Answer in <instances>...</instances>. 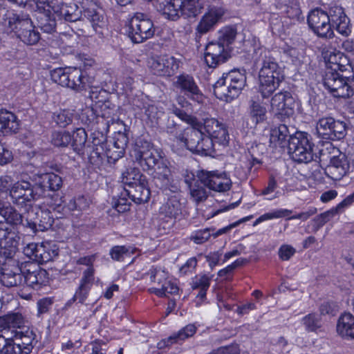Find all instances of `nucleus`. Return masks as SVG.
<instances>
[{
	"mask_svg": "<svg viewBox=\"0 0 354 354\" xmlns=\"http://www.w3.org/2000/svg\"><path fill=\"white\" fill-rule=\"evenodd\" d=\"M36 17L38 26L44 32L52 33L55 31L56 21L51 9V4L44 0H38L36 2Z\"/></svg>",
	"mask_w": 354,
	"mask_h": 354,
	"instance_id": "5701e85b",
	"label": "nucleus"
},
{
	"mask_svg": "<svg viewBox=\"0 0 354 354\" xmlns=\"http://www.w3.org/2000/svg\"><path fill=\"white\" fill-rule=\"evenodd\" d=\"M291 213L292 211L287 209H275L272 212L265 213L259 216L254 221V225L255 226L266 221L289 216Z\"/></svg>",
	"mask_w": 354,
	"mask_h": 354,
	"instance_id": "bf43d9fd",
	"label": "nucleus"
},
{
	"mask_svg": "<svg viewBox=\"0 0 354 354\" xmlns=\"http://www.w3.org/2000/svg\"><path fill=\"white\" fill-rule=\"evenodd\" d=\"M22 270L17 266H14L13 269L7 268H3V272L0 277L2 283L7 287H12L23 285Z\"/></svg>",
	"mask_w": 354,
	"mask_h": 354,
	"instance_id": "c03bdc74",
	"label": "nucleus"
},
{
	"mask_svg": "<svg viewBox=\"0 0 354 354\" xmlns=\"http://www.w3.org/2000/svg\"><path fill=\"white\" fill-rule=\"evenodd\" d=\"M132 104L134 110H138L139 113H144L148 120L152 121L157 118L158 107L148 96H136L133 99Z\"/></svg>",
	"mask_w": 354,
	"mask_h": 354,
	"instance_id": "c9c22d12",
	"label": "nucleus"
},
{
	"mask_svg": "<svg viewBox=\"0 0 354 354\" xmlns=\"http://www.w3.org/2000/svg\"><path fill=\"white\" fill-rule=\"evenodd\" d=\"M16 115L7 110H0V133L16 132L19 129Z\"/></svg>",
	"mask_w": 354,
	"mask_h": 354,
	"instance_id": "a18cd8bd",
	"label": "nucleus"
},
{
	"mask_svg": "<svg viewBox=\"0 0 354 354\" xmlns=\"http://www.w3.org/2000/svg\"><path fill=\"white\" fill-rule=\"evenodd\" d=\"M307 24L312 32L319 38L332 39L335 34L329 24L327 11L320 8L312 9L307 16Z\"/></svg>",
	"mask_w": 354,
	"mask_h": 354,
	"instance_id": "ddd939ff",
	"label": "nucleus"
},
{
	"mask_svg": "<svg viewBox=\"0 0 354 354\" xmlns=\"http://www.w3.org/2000/svg\"><path fill=\"white\" fill-rule=\"evenodd\" d=\"M236 35L235 26H225L218 30L217 40L209 42L205 48L204 62L209 68L214 69L230 58Z\"/></svg>",
	"mask_w": 354,
	"mask_h": 354,
	"instance_id": "7ed1b4c3",
	"label": "nucleus"
},
{
	"mask_svg": "<svg viewBox=\"0 0 354 354\" xmlns=\"http://www.w3.org/2000/svg\"><path fill=\"white\" fill-rule=\"evenodd\" d=\"M292 136L288 126L281 124L271 129L269 139L270 146L279 152L283 153L288 150Z\"/></svg>",
	"mask_w": 354,
	"mask_h": 354,
	"instance_id": "393cba45",
	"label": "nucleus"
},
{
	"mask_svg": "<svg viewBox=\"0 0 354 354\" xmlns=\"http://www.w3.org/2000/svg\"><path fill=\"white\" fill-rule=\"evenodd\" d=\"M185 182L189 187L192 198L197 203L202 202L207 198L206 182L203 175L196 178L194 174L191 176L187 174L185 178Z\"/></svg>",
	"mask_w": 354,
	"mask_h": 354,
	"instance_id": "2f4dec72",
	"label": "nucleus"
},
{
	"mask_svg": "<svg viewBox=\"0 0 354 354\" xmlns=\"http://www.w3.org/2000/svg\"><path fill=\"white\" fill-rule=\"evenodd\" d=\"M73 116L74 113L73 111L62 109L54 113L53 118L59 127L65 128L72 123Z\"/></svg>",
	"mask_w": 354,
	"mask_h": 354,
	"instance_id": "13d9d810",
	"label": "nucleus"
},
{
	"mask_svg": "<svg viewBox=\"0 0 354 354\" xmlns=\"http://www.w3.org/2000/svg\"><path fill=\"white\" fill-rule=\"evenodd\" d=\"M25 266L22 270L23 285L26 284L34 289H39L46 283V272L32 264Z\"/></svg>",
	"mask_w": 354,
	"mask_h": 354,
	"instance_id": "c85d7f7f",
	"label": "nucleus"
},
{
	"mask_svg": "<svg viewBox=\"0 0 354 354\" xmlns=\"http://www.w3.org/2000/svg\"><path fill=\"white\" fill-rule=\"evenodd\" d=\"M90 80V100L92 104L90 105V111H97L99 110L110 109L107 103H109L110 93L102 86H96L93 85Z\"/></svg>",
	"mask_w": 354,
	"mask_h": 354,
	"instance_id": "c756f323",
	"label": "nucleus"
},
{
	"mask_svg": "<svg viewBox=\"0 0 354 354\" xmlns=\"http://www.w3.org/2000/svg\"><path fill=\"white\" fill-rule=\"evenodd\" d=\"M19 236L13 226L8 223L0 221V248L1 253L11 258L16 252Z\"/></svg>",
	"mask_w": 354,
	"mask_h": 354,
	"instance_id": "6ab92c4d",
	"label": "nucleus"
},
{
	"mask_svg": "<svg viewBox=\"0 0 354 354\" xmlns=\"http://www.w3.org/2000/svg\"><path fill=\"white\" fill-rule=\"evenodd\" d=\"M203 129L206 134V138H209L212 141V154L215 152L216 144L226 146L229 143L230 136L227 127L218 122L215 118H207L202 124Z\"/></svg>",
	"mask_w": 354,
	"mask_h": 354,
	"instance_id": "a211bd4d",
	"label": "nucleus"
},
{
	"mask_svg": "<svg viewBox=\"0 0 354 354\" xmlns=\"http://www.w3.org/2000/svg\"><path fill=\"white\" fill-rule=\"evenodd\" d=\"M131 201V198L124 194L123 189L113 207L118 213H124L130 210Z\"/></svg>",
	"mask_w": 354,
	"mask_h": 354,
	"instance_id": "0e129e2a",
	"label": "nucleus"
},
{
	"mask_svg": "<svg viewBox=\"0 0 354 354\" xmlns=\"http://www.w3.org/2000/svg\"><path fill=\"white\" fill-rule=\"evenodd\" d=\"M225 12L221 7L210 6L201 18L196 28V35L202 36L212 30L221 20Z\"/></svg>",
	"mask_w": 354,
	"mask_h": 354,
	"instance_id": "b1692460",
	"label": "nucleus"
},
{
	"mask_svg": "<svg viewBox=\"0 0 354 354\" xmlns=\"http://www.w3.org/2000/svg\"><path fill=\"white\" fill-rule=\"evenodd\" d=\"M51 142L57 147H67L72 142V136L67 131H55L52 134Z\"/></svg>",
	"mask_w": 354,
	"mask_h": 354,
	"instance_id": "e2e57ef3",
	"label": "nucleus"
},
{
	"mask_svg": "<svg viewBox=\"0 0 354 354\" xmlns=\"http://www.w3.org/2000/svg\"><path fill=\"white\" fill-rule=\"evenodd\" d=\"M336 330L343 339H354V316L349 312L342 313L337 322Z\"/></svg>",
	"mask_w": 354,
	"mask_h": 354,
	"instance_id": "4c0bfd02",
	"label": "nucleus"
},
{
	"mask_svg": "<svg viewBox=\"0 0 354 354\" xmlns=\"http://www.w3.org/2000/svg\"><path fill=\"white\" fill-rule=\"evenodd\" d=\"M103 153L99 154L101 159V164H97L95 159L97 155L94 153L93 147H90V169H92L95 172L101 174L102 171H106L107 166L109 165H114L120 158H115V153H118V149L113 142L107 147V140L103 145Z\"/></svg>",
	"mask_w": 354,
	"mask_h": 354,
	"instance_id": "412c9836",
	"label": "nucleus"
},
{
	"mask_svg": "<svg viewBox=\"0 0 354 354\" xmlns=\"http://www.w3.org/2000/svg\"><path fill=\"white\" fill-rule=\"evenodd\" d=\"M3 217L6 223L11 226L22 225L26 228V221L24 222L23 215L19 213L17 209L10 205H6V212L3 213Z\"/></svg>",
	"mask_w": 354,
	"mask_h": 354,
	"instance_id": "6e6d98bb",
	"label": "nucleus"
},
{
	"mask_svg": "<svg viewBox=\"0 0 354 354\" xmlns=\"http://www.w3.org/2000/svg\"><path fill=\"white\" fill-rule=\"evenodd\" d=\"M158 283L160 285V288H149L148 289L149 293L160 298L167 297L168 295L178 294L179 287L175 281L165 278L162 281L159 279Z\"/></svg>",
	"mask_w": 354,
	"mask_h": 354,
	"instance_id": "a19ab883",
	"label": "nucleus"
},
{
	"mask_svg": "<svg viewBox=\"0 0 354 354\" xmlns=\"http://www.w3.org/2000/svg\"><path fill=\"white\" fill-rule=\"evenodd\" d=\"M124 194L136 204L147 202L151 196L148 180L146 183L143 182L131 187H124Z\"/></svg>",
	"mask_w": 354,
	"mask_h": 354,
	"instance_id": "e433bc0d",
	"label": "nucleus"
},
{
	"mask_svg": "<svg viewBox=\"0 0 354 354\" xmlns=\"http://www.w3.org/2000/svg\"><path fill=\"white\" fill-rule=\"evenodd\" d=\"M24 319L19 313H8L4 316H0V326L1 329H17L21 330L25 329Z\"/></svg>",
	"mask_w": 354,
	"mask_h": 354,
	"instance_id": "49530a36",
	"label": "nucleus"
},
{
	"mask_svg": "<svg viewBox=\"0 0 354 354\" xmlns=\"http://www.w3.org/2000/svg\"><path fill=\"white\" fill-rule=\"evenodd\" d=\"M179 1L180 0H169L167 1L162 8V14L165 18L171 21H177L180 18Z\"/></svg>",
	"mask_w": 354,
	"mask_h": 354,
	"instance_id": "4d7b16f0",
	"label": "nucleus"
},
{
	"mask_svg": "<svg viewBox=\"0 0 354 354\" xmlns=\"http://www.w3.org/2000/svg\"><path fill=\"white\" fill-rule=\"evenodd\" d=\"M137 162L144 170H153V177L160 180L162 189L173 192L179 190L180 180L173 178L160 149L153 147L149 152L145 153L142 160Z\"/></svg>",
	"mask_w": 354,
	"mask_h": 354,
	"instance_id": "20e7f679",
	"label": "nucleus"
},
{
	"mask_svg": "<svg viewBox=\"0 0 354 354\" xmlns=\"http://www.w3.org/2000/svg\"><path fill=\"white\" fill-rule=\"evenodd\" d=\"M94 4L95 8H91L93 1L90 0V25L95 34L102 38L104 30H107L108 21L104 9L95 3Z\"/></svg>",
	"mask_w": 354,
	"mask_h": 354,
	"instance_id": "473e14b6",
	"label": "nucleus"
},
{
	"mask_svg": "<svg viewBox=\"0 0 354 354\" xmlns=\"http://www.w3.org/2000/svg\"><path fill=\"white\" fill-rule=\"evenodd\" d=\"M178 7L181 15L185 18L196 17L202 9L198 0H180Z\"/></svg>",
	"mask_w": 354,
	"mask_h": 354,
	"instance_id": "3c124183",
	"label": "nucleus"
},
{
	"mask_svg": "<svg viewBox=\"0 0 354 354\" xmlns=\"http://www.w3.org/2000/svg\"><path fill=\"white\" fill-rule=\"evenodd\" d=\"M200 125V129L189 128L185 130L184 134L180 138L187 149L194 153L201 156L212 155V141L209 138H206V134Z\"/></svg>",
	"mask_w": 354,
	"mask_h": 354,
	"instance_id": "9b49d317",
	"label": "nucleus"
},
{
	"mask_svg": "<svg viewBox=\"0 0 354 354\" xmlns=\"http://www.w3.org/2000/svg\"><path fill=\"white\" fill-rule=\"evenodd\" d=\"M247 259L245 258H238L230 264L218 270L217 275L220 278L227 279L232 275L235 269L246 264Z\"/></svg>",
	"mask_w": 354,
	"mask_h": 354,
	"instance_id": "052dcab7",
	"label": "nucleus"
},
{
	"mask_svg": "<svg viewBox=\"0 0 354 354\" xmlns=\"http://www.w3.org/2000/svg\"><path fill=\"white\" fill-rule=\"evenodd\" d=\"M95 115L93 122L90 121V129L92 131L90 135V147H93V152L97 155L95 162L101 164V159L99 154L103 153V145L106 141L107 133L109 131L111 124L113 123V118L111 109L99 110L97 111H92Z\"/></svg>",
	"mask_w": 354,
	"mask_h": 354,
	"instance_id": "0eeeda50",
	"label": "nucleus"
},
{
	"mask_svg": "<svg viewBox=\"0 0 354 354\" xmlns=\"http://www.w3.org/2000/svg\"><path fill=\"white\" fill-rule=\"evenodd\" d=\"M71 69L77 71L78 73L77 77L69 78V88L76 91L85 89L86 82L88 80V77L84 75L86 72H83L81 69L77 68H71Z\"/></svg>",
	"mask_w": 354,
	"mask_h": 354,
	"instance_id": "680f3d73",
	"label": "nucleus"
},
{
	"mask_svg": "<svg viewBox=\"0 0 354 354\" xmlns=\"http://www.w3.org/2000/svg\"><path fill=\"white\" fill-rule=\"evenodd\" d=\"M315 144L307 132L297 131L290 137L288 153L297 162H309L313 158Z\"/></svg>",
	"mask_w": 354,
	"mask_h": 354,
	"instance_id": "1a4fd4ad",
	"label": "nucleus"
},
{
	"mask_svg": "<svg viewBox=\"0 0 354 354\" xmlns=\"http://www.w3.org/2000/svg\"><path fill=\"white\" fill-rule=\"evenodd\" d=\"M50 3L51 4V9L54 14L60 19L73 22L78 20L80 17L81 11L79 10L78 6L73 2L69 3L51 2Z\"/></svg>",
	"mask_w": 354,
	"mask_h": 354,
	"instance_id": "72a5a7b5",
	"label": "nucleus"
},
{
	"mask_svg": "<svg viewBox=\"0 0 354 354\" xmlns=\"http://www.w3.org/2000/svg\"><path fill=\"white\" fill-rule=\"evenodd\" d=\"M41 194L37 192L35 186L26 180L15 183L10 189V196L12 201L21 207H30V203L37 200Z\"/></svg>",
	"mask_w": 354,
	"mask_h": 354,
	"instance_id": "2eb2a0df",
	"label": "nucleus"
},
{
	"mask_svg": "<svg viewBox=\"0 0 354 354\" xmlns=\"http://www.w3.org/2000/svg\"><path fill=\"white\" fill-rule=\"evenodd\" d=\"M17 37L27 45L36 44L39 39V32L36 31L28 15H15L12 18Z\"/></svg>",
	"mask_w": 354,
	"mask_h": 354,
	"instance_id": "f3484780",
	"label": "nucleus"
},
{
	"mask_svg": "<svg viewBox=\"0 0 354 354\" xmlns=\"http://www.w3.org/2000/svg\"><path fill=\"white\" fill-rule=\"evenodd\" d=\"M246 85L245 70L233 69L223 73L214 84V94L216 98L231 102L239 97Z\"/></svg>",
	"mask_w": 354,
	"mask_h": 354,
	"instance_id": "423d86ee",
	"label": "nucleus"
},
{
	"mask_svg": "<svg viewBox=\"0 0 354 354\" xmlns=\"http://www.w3.org/2000/svg\"><path fill=\"white\" fill-rule=\"evenodd\" d=\"M350 165L346 155L340 154L331 158L330 165L325 169V174L332 180L339 181L348 173Z\"/></svg>",
	"mask_w": 354,
	"mask_h": 354,
	"instance_id": "a878e982",
	"label": "nucleus"
},
{
	"mask_svg": "<svg viewBox=\"0 0 354 354\" xmlns=\"http://www.w3.org/2000/svg\"><path fill=\"white\" fill-rule=\"evenodd\" d=\"M12 330L17 333L15 339L17 342L20 343V347H22L23 354H29L33 348L32 342L35 339V334L27 327L21 330L17 329H12Z\"/></svg>",
	"mask_w": 354,
	"mask_h": 354,
	"instance_id": "de8ad7c7",
	"label": "nucleus"
},
{
	"mask_svg": "<svg viewBox=\"0 0 354 354\" xmlns=\"http://www.w3.org/2000/svg\"><path fill=\"white\" fill-rule=\"evenodd\" d=\"M78 71L71 68H57L50 72V77L53 82L69 88V78L77 77Z\"/></svg>",
	"mask_w": 354,
	"mask_h": 354,
	"instance_id": "09e8293b",
	"label": "nucleus"
},
{
	"mask_svg": "<svg viewBox=\"0 0 354 354\" xmlns=\"http://www.w3.org/2000/svg\"><path fill=\"white\" fill-rule=\"evenodd\" d=\"M301 323L308 333H317L322 327V317L317 313H310L303 317Z\"/></svg>",
	"mask_w": 354,
	"mask_h": 354,
	"instance_id": "864d4df0",
	"label": "nucleus"
},
{
	"mask_svg": "<svg viewBox=\"0 0 354 354\" xmlns=\"http://www.w3.org/2000/svg\"><path fill=\"white\" fill-rule=\"evenodd\" d=\"M154 147L153 144L142 137H138L135 142L132 156L137 162L142 160L146 152H149Z\"/></svg>",
	"mask_w": 354,
	"mask_h": 354,
	"instance_id": "5fc2aeb1",
	"label": "nucleus"
},
{
	"mask_svg": "<svg viewBox=\"0 0 354 354\" xmlns=\"http://www.w3.org/2000/svg\"><path fill=\"white\" fill-rule=\"evenodd\" d=\"M212 277V274H203L196 275L192 279L191 288L193 290H198L196 298L198 299L201 301H203L207 299V292L210 287Z\"/></svg>",
	"mask_w": 354,
	"mask_h": 354,
	"instance_id": "ea45409f",
	"label": "nucleus"
},
{
	"mask_svg": "<svg viewBox=\"0 0 354 354\" xmlns=\"http://www.w3.org/2000/svg\"><path fill=\"white\" fill-rule=\"evenodd\" d=\"M295 253L296 249L289 244H282L278 250L279 259L282 261H289Z\"/></svg>",
	"mask_w": 354,
	"mask_h": 354,
	"instance_id": "338daca9",
	"label": "nucleus"
},
{
	"mask_svg": "<svg viewBox=\"0 0 354 354\" xmlns=\"http://www.w3.org/2000/svg\"><path fill=\"white\" fill-rule=\"evenodd\" d=\"M128 36L134 44H140L153 37L154 24L147 15L136 12L128 21Z\"/></svg>",
	"mask_w": 354,
	"mask_h": 354,
	"instance_id": "9d476101",
	"label": "nucleus"
},
{
	"mask_svg": "<svg viewBox=\"0 0 354 354\" xmlns=\"http://www.w3.org/2000/svg\"><path fill=\"white\" fill-rule=\"evenodd\" d=\"M179 63L176 57L163 55L151 59L150 68L155 75L170 77L178 70Z\"/></svg>",
	"mask_w": 354,
	"mask_h": 354,
	"instance_id": "aec40b11",
	"label": "nucleus"
},
{
	"mask_svg": "<svg viewBox=\"0 0 354 354\" xmlns=\"http://www.w3.org/2000/svg\"><path fill=\"white\" fill-rule=\"evenodd\" d=\"M249 119L255 127L265 123L268 120V111L265 103L259 98H252L249 102Z\"/></svg>",
	"mask_w": 354,
	"mask_h": 354,
	"instance_id": "f704fd0d",
	"label": "nucleus"
},
{
	"mask_svg": "<svg viewBox=\"0 0 354 354\" xmlns=\"http://www.w3.org/2000/svg\"><path fill=\"white\" fill-rule=\"evenodd\" d=\"M197 331V327L194 324H189L180 329L177 333L170 335L167 342L168 344H178L185 339L193 337Z\"/></svg>",
	"mask_w": 354,
	"mask_h": 354,
	"instance_id": "8fccbe9b",
	"label": "nucleus"
},
{
	"mask_svg": "<svg viewBox=\"0 0 354 354\" xmlns=\"http://www.w3.org/2000/svg\"><path fill=\"white\" fill-rule=\"evenodd\" d=\"M203 176L206 182V186L211 190L225 192L231 189V179L227 176L225 172L207 171L205 174H203Z\"/></svg>",
	"mask_w": 354,
	"mask_h": 354,
	"instance_id": "bb28decb",
	"label": "nucleus"
},
{
	"mask_svg": "<svg viewBox=\"0 0 354 354\" xmlns=\"http://www.w3.org/2000/svg\"><path fill=\"white\" fill-rule=\"evenodd\" d=\"M351 69L352 66L347 55L340 51L330 53L326 61L322 83L334 98L347 99L354 95L351 85L353 75L347 76L344 74L346 72L350 73Z\"/></svg>",
	"mask_w": 354,
	"mask_h": 354,
	"instance_id": "f257e3e1",
	"label": "nucleus"
},
{
	"mask_svg": "<svg viewBox=\"0 0 354 354\" xmlns=\"http://www.w3.org/2000/svg\"><path fill=\"white\" fill-rule=\"evenodd\" d=\"M170 191L173 194L168 196L158 209L157 222L159 231L168 234L177 221L183 218V205L180 202L179 192Z\"/></svg>",
	"mask_w": 354,
	"mask_h": 354,
	"instance_id": "6e6552de",
	"label": "nucleus"
},
{
	"mask_svg": "<svg viewBox=\"0 0 354 354\" xmlns=\"http://www.w3.org/2000/svg\"><path fill=\"white\" fill-rule=\"evenodd\" d=\"M316 130L322 139L339 140L346 134V124L345 122L336 120L330 115H325L317 120Z\"/></svg>",
	"mask_w": 354,
	"mask_h": 354,
	"instance_id": "f8f14e48",
	"label": "nucleus"
},
{
	"mask_svg": "<svg viewBox=\"0 0 354 354\" xmlns=\"http://www.w3.org/2000/svg\"><path fill=\"white\" fill-rule=\"evenodd\" d=\"M17 333L9 329L0 330V353L1 354H23L22 347L15 337Z\"/></svg>",
	"mask_w": 354,
	"mask_h": 354,
	"instance_id": "7c9ffc66",
	"label": "nucleus"
},
{
	"mask_svg": "<svg viewBox=\"0 0 354 354\" xmlns=\"http://www.w3.org/2000/svg\"><path fill=\"white\" fill-rule=\"evenodd\" d=\"M88 290V268H87L83 272V277L80 281V284L77 290L73 296V297L68 300L65 306H64V310H67L72 304L77 301L78 303L84 304L86 298L87 293Z\"/></svg>",
	"mask_w": 354,
	"mask_h": 354,
	"instance_id": "79ce46f5",
	"label": "nucleus"
},
{
	"mask_svg": "<svg viewBox=\"0 0 354 354\" xmlns=\"http://www.w3.org/2000/svg\"><path fill=\"white\" fill-rule=\"evenodd\" d=\"M35 214L37 216L35 221H32L29 218H26V229L29 230V232H44L53 226L54 218L49 210L38 209Z\"/></svg>",
	"mask_w": 354,
	"mask_h": 354,
	"instance_id": "cd10ccee",
	"label": "nucleus"
},
{
	"mask_svg": "<svg viewBox=\"0 0 354 354\" xmlns=\"http://www.w3.org/2000/svg\"><path fill=\"white\" fill-rule=\"evenodd\" d=\"M118 123L121 124V128L117 131L114 132L112 137V142L116 146L118 150V153H115V158H121L124 156L125 150L129 143V127L126 125L123 121H119Z\"/></svg>",
	"mask_w": 354,
	"mask_h": 354,
	"instance_id": "58836bf2",
	"label": "nucleus"
},
{
	"mask_svg": "<svg viewBox=\"0 0 354 354\" xmlns=\"http://www.w3.org/2000/svg\"><path fill=\"white\" fill-rule=\"evenodd\" d=\"M295 101L291 93L280 91L271 98L270 106L276 118L281 122H286L295 113Z\"/></svg>",
	"mask_w": 354,
	"mask_h": 354,
	"instance_id": "4468645a",
	"label": "nucleus"
},
{
	"mask_svg": "<svg viewBox=\"0 0 354 354\" xmlns=\"http://www.w3.org/2000/svg\"><path fill=\"white\" fill-rule=\"evenodd\" d=\"M198 264L196 257L189 258L185 263L180 268L179 273L180 276H185L195 272Z\"/></svg>",
	"mask_w": 354,
	"mask_h": 354,
	"instance_id": "774afa93",
	"label": "nucleus"
},
{
	"mask_svg": "<svg viewBox=\"0 0 354 354\" xmlns=\"http://www.w3.org/2000/svg\"><path fill=\"white\" fill-rule=\"evenodd\" d=\"M329 24L331 28L335 29L340 35L347 37L352 31L350 19L346 15L344 9L339 6H330L327 11Z\"/></svg>",
	"mask_w": 354,
	"mask_h": 354,
	"instance_id": "4be33fe9",
	"label": "nucleus"
},
{
	"mask_svg": "<svg viewBox=\"0 0 354 354\" xmlns=\"http://www.w3.org/2000/svg\"><path fill=\"white\" fill-rule=\"evenodd\" d=\"M41 182L39 187L41 189L50 191H57L59 189L62 185V178L54 173H46L41 176Z\"/></svg>",
	"mask_w": 354,
	"mask_h": 354,
	"instance_id": "603ef678",
	"label": "nucleus"
},
{
	"mask_svg": "<svg viewBox=\"0 0 354 354\" xmlns=\"http://www.w3.org/2000/svg\"><path fill=\"white\" fill-rule=\"evenodd\" d=\"M174 87L179 91L176 97V105L172 109L173 113L183 122L193 124L196 118L192 115L194 106L203 103L204 95L198 86L194 77L186 73H182L176 77L173 82Z\"/></svg>",
	"mask_w": 354,
	"mask_h": 354,
	"instance_id": "f03ea898",
	"label": "nucleus"
},
{
	"mask_svg": "<svg viewBox=\"0 0 354 354\" xmlns=\"http://www.w3.org/2000/svg\"><path fill=\"white\" fill-rule=\"evenodd\" d=\"M147 178L138 168H127L121 176V181L124 184V187H133L141 183H146Z\"/></svg>",
	"mask_w": 354,
	"mask_h": 354,
	"instance_id": "37998d69",
	"label": "nucleus"
},
{
	"mask_svg": "<svg viewBox=\"0 0 354 354\" xmlns=\"http://www.w3.org/2000/svg\"><path fill=\"white\" fill-rule=\"evenodd\" d=\"M24 253L39 263H45L53 261L58 256L59 249L56 245L50 242L31 243L24 248Z\"/></svg>",
	"mask_w": 354,
	"mask_h": 354,
	"instance_id": "dca6fc26",
	"label": "nucleus"
},
{
	"mask_svg": "<svg viewBox=\"0 0 354 354\" xmlns=\"http://www.w3.org/2000/svg\"><path fill=\"white\" fill-rule=\"evenodd\" d=\"M260 54H264L262 65L259 72L258 91L263 99H268L284 80L285 75L282 67L276 59L270 55L266 48H260Z\"/></svg>",
	"mask_w": 354,
	"mask_h": 354,
	"instance_id": "39448f33",
	"label": "nucleus"
},
{
	"mask_svg": "<svg viewBox=\"0 0 354 354\" xmlns=\"http://www.w3.org/2000/svg\"><path fill=\"white\" fill-rule=\"evenodd\" d=\"M86 140L87 133L85 129L78 128L73 135L71 145L74 147V149L80 150V149L85 145Z\"/></svg>",
	"mask_w": 354,
	"mask_h": 354,
	"instance_id": "69168bd1",
	"label": "nucleus"
}]
</instances>
